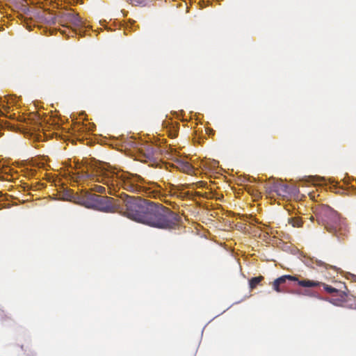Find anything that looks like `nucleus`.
Instances as JSON below:
<instances>
[{
	"instance_id": "obj_5",
	"label": "nucleus",
	"mask_w": 356,
	"mask_h": 356,
	"mask_svg": "<svg viewBox=\"0 0 356 356\" xmlns=\"http://www.w3.org/2000/svg\"><path fill=\"white\" fill-rule=\"evenodd\" d=\"M272 189L280 196L284 197L289 193L288 186L282 180H276L273 183Z\"/></svg>"
},
{
	"instance_id": "obj_11",
	"label": "nucleus",
	"mask_w": 356,
	"mask_h": 356,
	"mask_svg": "<svg viewBox=\"0 0 356 356\" xmlns=\"http://www.w3.org/2000/svg\"><path fill=\"white\" fill-rule=\"evenodd\" d=\"M92 191H94L96 193H106V188L102 186L99 185H95L94 187L92 188Z\"/></svg>"
},
{
	"instance_id": "obj_10",
	"label": "nucleus",
	"mask_w": 356,
	"mask_h": 356,
	"mask_svg": "<svg viewBox=\"0 0 356 356\" xmlns=\"http://www.w3.org/2000/svg\"><path fill=\"white\" fill-rule=\"evenodd\" d=\"M290 223L294 227H300L302 226V222L299 218H291L290 219Z\"/></svg>"
},
{
	"instance_id": "obj_9",
	"label": "nucleus",
	"mask_w": 356,
	"mask_h": 356,
	"mask_svg": "<svg viewBox=\"0 0 356 356\" xmlns=\"http://www.w3.org/2000/svg\"><path fill=\"white\" fill-rule=\"evenodd\" d=\"M261 277H253L250 280V286L252 289L256 287V286L261 282Z\"/></svg>"
},
{
	"instance_id": "obj_7",
	"label": "nucleus",
	"mask_w": 356,
	"mask_h": 356,
	"mask_svg": "<svg viewBox=\"0 0 356 356\" xmlns=\"http://www.w3.org/2000/svg\"><path fill=\"white\" fill-rule=\"evenodd\" d=\"M86 197L88 200H91L94 202L97 203H103L104 200H110L111 198H108V197H102L98 195H96L95 193H88L86 195Z\"/></svg>"
},
{
	"instance_id": "obj_14",
	"label": "nucleus",
	"mask_w": 356,
	"mask_h": 356,
	"mask_svg": "<svg viewBox=\"0 0 356 356\" xmlns=\"http://www.w3.org/2000/svg\"><path fill=\"white\" fill-rule=\"evenodd\" d=\"M86 207L88 208H93V205L92 204H88V205H86Z\"/></svg>"
},
{
	"instance_id": "obj_13",
	"label": "nucleus",
	"mask_w": 356,
	"mask_h": 356,
	"mask_svg": "<svg viewBox=\"0 0 356 356\" xmlns=\"http://www.w3.org/2000/svg\"><path fill=\"white\" fill-rule=\"evenodd\" d=\"M143 202H145V200H143ZM146 203L148 204V207H147V209H148V208H149V206H150L151 204H152L153 206L156 207V206L154 205V204L153 202H146Z\"/></svg>"
},
{
	"instance_id": "obj_12",
	"label": "nucleus",
	"mask_w": 356,
	"mask_h": 356,
	"mask_svg": "<svg viewBox=\"0 0 356 356\" xmlns=\"http://www.w3.org/2000/svg\"><path fill=\"white\" fill-rule=\"evenodd\" d=\"M73 23L76 26H81L83 25V22L81 18L76 15L73 17Z\"/></svg>"
},
{
	"instance_id": "obj_4",
	"label": "nucleus",
	"mask_w": 356,
	"mask_h": 356,
	"mask_svg": "<svg viewBox=\"0 0 356 356\" xmlns=\"http://www.w3.org/2000/svg\"><path fill=\"white\" fill-rule=\"evenodd\" d=\"M325 229L330 233L339 238V232L341 229V220L337 216H334L333 220L327 222L325 225Z\"/></svg>"
},
{
	"instance_id": "obj_3",
	"label": "nucleus",
	"mask_w": 356,
	"mask_h": 356,
	"mask_svg": "<svg viewBox=\"0 0 356 356\" xmlns=\"http://www.w3.org/2000/svg\"><path fill=\"white\" fill-rule=\"evenodd\" d=\"M298 284L301 286L304 287H314L322 285L324 289L330 293H334L337 291V289L333 288L331 286L327 285L325 284L321 283L319 282L313 281L310 280H304L298 282Z\"/></svg>"
},
{
	"instance_id": "obj_2",
	"label": "nucleus",
	"mask_w": 356,
	"mask_h": 356,
	"mask_svg": "<svg viewBox=\"0 0 356 356\" xmlns=\"http://www.w3.org/2000/svg\"><path fill=\"white\" fill-rule=\"evenodd\" d=\"M149 214L143 217L134 218V220L150 225L152 227L163 228L167 224L163 220V216L156 209V207L151 204L147 209Z\"/></svg>"
},
{
	"instance_id": "obj_15",
	"label": "nucleus",
	"mask_w": 356,
	"mask_h": 356,
	"mask_svg": "<svg viewBox=\"0 0 356 356\" xmlns=\"http://www.w3.org/2000/svg\"><path fill=\"white\" fill-rule=\"evenodd\" d=\"M107 209V207L105 208V209H102V211H107L108 210L106 209Z\"/></svg>"
},
{
	"instance_id": "obj_6",
	"label": "nucleus",
	"mask_w": 356,
	"mask_h": 356,
	"mask_svg": "<svg viewBox=\"0 0 356 356\" xmlns=\"http://www.w3.org/2000/svg\"><path fill=\"white\" fill-rule=\"evenodd\" d=\"M292 280V281H300L297 277L292 275H283L277 279H276L273 282V289L277 292H282L280 286L286 282V280Z\"/></svg>"
},
{
	"instance_id": "obj_1",
	"label": "nucleus",
	"mask_w": 356,
	"mask_h": 356,
	"mask_svg": "<svg viewBox=\"0 0 356 356\" xmlns=\"http://www.w3.org/2000/svg\"><path fill=\"white\" fill-rule=\"evenodd\" d=\"M78 174L79 178L90 179L106 185L110 195H115L117 188L121 186L131 193L151 197L153 191L147 185L158 186L154 182L146 181L139 175L129 172H115L111 169L106 168L104 165L97 167L91 173L81 171Z\"/></svg>"
},
{
	"instance_id": "obj_8",
	"label": "nucleus",
	"mask_w": 356,
	"mask_h": 356,
	"mask_svg": "<svg viewBox=\"0 0 356 356\" xmlns=\"http://www.w3.org/2000/svg\"><path fill=\"white\" fill-rule=\"evenodd\" d=\"M308 181L313 184L316 182H324L325 181V178L320 176H310L308 177Z\"/></svg>"
}]
</instances>
